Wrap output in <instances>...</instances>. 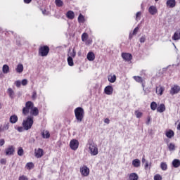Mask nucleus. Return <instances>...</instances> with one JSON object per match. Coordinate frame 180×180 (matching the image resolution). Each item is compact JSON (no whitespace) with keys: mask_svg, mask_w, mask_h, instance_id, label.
Returning a JSON list of instances; mask_svg holds the SVG:
<instances>
[{"mask_svg":"<svg viewBox=\"0 0 180 180\" xmlns=\"http://www.w3.org/2000/svg\"><path fill=\"white\" fill-rule=\"evenodd\" d=\"M33 123H34V121L33 120L32 116H28L26 117L25 120H23L22 126L25 128V130H30L32 129V127L33 126Z\"/></svg>","mask_w":180,"mask_h":180,"instance_id":"nucleus-1","label":"nucleus"},{"mask_svg":"<svg viewBox=\"0 0 180 180\" xmlns=\"http://www.w3.org/2000/svg\"><path fill=\"white\" fill-rule=\"evenodd\" d=\"M84 108L77 107L75 109V116L78 123H81V122H82V120L84 119Z\"/></svg>","mask_w":180,"mask_h":180,"instance_id":"nucleus-2","label":"nucleus"},{"mask_svg":"<svg viewBox=\"0 0 180 180\" xmlns=\"http://www.w3.org/2000/svg\"><path fill=\"white\" fill-rule=\"evenodd\" d=\"M49 52L50 48L47 45L41 46L39 49V54L41 56V57H46Z\"/></svg>","mask_w":180,"mask_h":180,"instance_id":"nucleus-3","label":"nucleus"},{"mask_svg":"<svg viewBox=\"0 0 180 180\" xmlns=\"http://www.w3.org/2000/svg\"><path fill=\"white\" fill-rule=\"evenodd\" d=\"M79 146V142L77 139H72L70 142V147L71 150L74 151L78 150V147Z\"/></svg>","mask_w":180,"mask_h":180,"instance_id":"nucleus-4","label":"nucleus"},{"mask_svg":"<svg viewBox=\"0 0 180 180\" xmlns=\"http://www.w3.org/2000/svg\"><path fill=\"white\" fill-rule=\"evenodd\" d=\"M89 151L91 155H98V147L95 146L94 144H90L89 146Z\"/></svg>","mask_w":180,"mask_h":180,"instance_id":"nucleus-5","label":"nucleus"},{"mask_svg":"<svg viewBox=\"0 0 180 180\" xmlns=\"http://www.w3.org/2000/svg\"><path fill=\"white\" fill-rule=\"evenodd\" d=\"M180 86L179 85H174L172 86L169 94L170 95H176V94H179Z\"/></svg>","mask_w":180,"mask_h":180,"instance_id":"nucleus-6","label":"nucleus"},{"mask_svg":"<svg viewBox=\"0 0 180 180\" xmlns=\"http://www.w3.org/2000/svg\"><path fill=\"white\" fill-rule=\"evenodd\" d=\"M80 173L82 174V176H88V175H89V168H88L86 166L80 167Z\"/></svg>","mask_w":180,"mask_h":180,"instance_id":"nucleus-7","label":"nucleus"},{"mask_svg":"<svg viewBox=\"0 0 180 180\" xmlns=\"http://www.w3.org/2000/svg\"><path fill=\"white\" fill-rule=\"evenodd\" d=\"M34 154L37 158H41L44 155V151L41 148L35 149Z\"/></svg>","mask_w":180,"mask_h":180,"instance_id":"nucleus-8","label":"nucleus"},{"mask_svg":"<svg viewBox=\"0 0 180 180\" xmlns=\"http://www.w3.org/2000/svg\"><path fill=\"white\" fill-rule=\"evenodd\" d=\"M6 155H13L15 153V148L13 146H10L8 148L5 149Z\"/></svg>","mask_w":180,"mask_h":180,"instance_id":"nucleus-9","label":"nucleus"},{"mask_svg":"<svg viewBox=\"0 0 180 180\" xmlns=\"http://www.w3.org/2000/svg\"><path fill=\"white\" fill-rule=\"evenodd\" d=\"M104 92L106 95H112L113 94V87L112 86H105Z\"/></svg>","mask_w":180,"mask_h":180,"instance_id":"nucleus-10","label":"nucleus"},{"mask_svg":"<svg viewBox=\"0 0 180 180\" xmlns=\"http://www.w3.org/2000/svg\"><path fill=\"white\" fill-rule=\"evenodd\" d=\"M166 5L168 8H175L176 1H175V0H167Z\"/></svg>","mask_w":180,"mask_h":180,"instance_id":"nucleus-11","label":"nucleus"},{"mask_svg":"<svg viewBox=\"0 0 180 180\" xmlns=\"http://www.w3.org/2000/svg\"><path fill=\"white\" fill-rule=\"evenodd\" d=\"M122 57L125 61H130L132 58V56L130 53H122Z\"/></svg>","mask_w":180,"mask_h":180,"instance_id":"nucleus-12","label":"nucleus"},{"mask_svg":"<svg viewBox=\"0 0 180 180\" xmlns=\"http://www.w3.org/2000/svg\"><path fill=\"white\" fill-rule=\"evenodd\" d=\"M30 115L31 116H38L39 115V108L37 107H34L30 110Z\"/></svg>","mask_w":180,"mask_h":180,"instance_id":"nucleus-13","label":"nucleus"},{"mask_svg":"<svg viewBox=\"0 0 180 180\" xmlns=\"http://www.w3.org/2000/svg\"><path fill=\"white\" fill-rule=\"evenodd\" d=\"M164 91H165V87L162 86H159L156 87V94H158V95H162Z\"/></svg>","mask_w":180,"mask_h":180,"instance_id":"nucleus-14","label":"nucleus"},{"mask_svg":"<svg viewBox=\"0 0 180 180\" xmlns=\"http://www.w3.org/2000/svg\"><path fill=\"white\" fill-rule=\"evenodd\" d=\"M172 40H180V29L177 30L172 36Z\"/></svg>","mask_w":180,"mask_h":180,"instance_id":"nucleus-15","label":"nucleus"},{"mask_svg":"<svg viewBox=\"0 0 180 180\" xmlns=\"http://www.w3.org/2000/svg\"><path fill=\"white\" fill-rule=\"evenodd\" d=\"M148 12L150 15H155L157 13V7L155 6H150L148 8Z\"/></svg>","mask_w":180,"mask_h":180,"instance_id":"nucleus-16","label":"nucleus"},{"mask_svg":"<svg viewBox=\"0 0 180 180\" xmlns=\"http://www.w3.org/2000/svg\"><path fill=\"white\" fill-rule=\"evenodd\" d=\"M139 27H136L134 28L133 32H131L129 35V40H131L133 39V36H136L137 33L139 32Z\"/></svg>","mask_w":180,"mask_h":180,"instance_id":"nucleus-17","label":"nucleus"},{"mask_svg":"<svg viewBox=\"0 0 180 180\" xmlns=\"http://www.w3.org/2000/svg\"><path fill=\"white\" fill-rule=\"evenodd\" d=\"M87 60H89V61H94V60H95V53H94V52H89L87 53Z\"/></svg>","mask_w":180,"mask_h":180,"instance_id":"nucleus-18","label":"nucleus"},{"mask_svg":"<svg viewBox=\"0 0 180 180\" xmlns=\"http://www.w3.org/2000/svg\"><path fill=\"white\" fill-rule=\"evenodd\" d=\"M165 134L168 139H172V137L175 136V133L172 129H169V131H166Z\"/></svg>","mask_w":180,"mask_h":180,"instance_id":"nucleus-19","label":"nucleus"},{"mask_svg":"<svg viewBox=\"0 0 180 180\" xmlns=\"http://www.w3.org/2000/svg\"><path fill=\"white\" fill-rule=\"evenodd\" d=\"M172 166L174 167V168H179L180 167V160L178 159H174L172 161Z\"/></svg>","mask_w":180,"mask_h":180,"instance_id":"nucleus-20","label":"nucleus"},{"mask_svg":"<svg viewBox=\"0 0 180 180\" xmlns=\"http://www.w3.org/2000/svg\"><path fill=\"white\" fill-rule=\"evenodd\" d=\"M157 112H159V113H162V112H165V105H164V104H160V105L157 108Z\"/></svg>","mask_w":180,"mask_h":180,"instance_id":"nucleus-21","label":"nucleus"},{"mask_svg":"<svg viewBox=\"0 0 180 180\" xmlns=\"http://www.w3.org/2000/svg\"><path fill=\"white\" fill-rule=\"evenodd\" d=\"M66 16L68 19L72 20L75 17V14L73 13V11H69L67 12Z\"/></svg>","mask_w":180,"mask_h":180,"instance_id":"nucleus-22","label":"nucleus"},{"mask_svg":"<svg viewBox=\"0 0 180 180\" xmlns=\"http://www.w3.org/2000/svg\"><path fill=\"white\" fill-rule=\"evenodd\" d=\"M18 122V117L16 115H11L10 117V123H12L13 124H15Z\"/></svg>","mask_w":180,"mask_h":180,"instance_id":"nucleus-23","label":"nucleus"},{"mask_svg":"<svg viewBox=\"0 0 180 180\" xmlns=\"http://www.w3.org/2000/svg\"><path fill=\"white\" fill-rule=\"evenodd\" d=\"M140 160L139 159H135L132 161V165H134L135 167V168H139V167H140Z\"/></svg>","mask_w":180,"mask_h":180,"instance_id":"nucleus-24","label":"nucleus"},{"mask_svg":"<svg viewBox=\"0 0 180 180\" xmlns=\"http://www.w3.org/2000/svg\"><path fill=\"white\" fill-rule=\"evenodd\" d=\"M15 71L18 72V74H21V72H23V65L22 64H18L17 65V68L15 69Z\"/></svg>","mask_w":180,"mask_h":180,"instance_id":"nucleus-25","label":"nucleus"},{"mask_svg":"<svg viewBox=\"0 0 180 180\" xmlns=\"http://www.w3.org/2000/svg\"><path fill=\"white\" fill-rule=\"evenodd\" d=\"M43 139H49L50 138V133L49 132V131H43L41 133Z\"/></svg>","mask_w":180,"mask_h":180,"instance_id":"nucleus-26","label":"nucleus"},{"mask_svg":"<svg viewBox=\"0 0 180 180\" xmlns=\"http://www.w3.org/2000/svg\"><path fill=\"white\" fill-rule=\"evenodd\" d=\"M129 180H139V175L136 173H131L129 175Z\"/></svg>","mask_w":180,"mask_h":180,"instance_id":"nucleus-27","label":"nucleus"},{"mask_svg":"<svg viewBox=\"0 0 180 180\" xmlns=\"http://www.w3.org/2000/svg\"><path fill=\"white\" fill-rule=\"evenodd\" d=\"M30 108H28L27 107H24L22 108V114L25 116H27V115H29V113H30Z\"/></svg>","mask_w":180,"mask_h":180,"instance_id":"nucleus-28","label":"nucleus"},{"mask_svg":"<svg viewBox=\"0 0 180 180\" xmlns=\"http://www.w3.org/2000/svg\"><path fill=\"white\" fill-rule=\"evenodd\" d=\"M108 80L109 82H111V84H113V82H116V75H110L108 77Z\"/></svg>","mask_w":180,"mask_h":180,"instance_id":"nucleus-29","label":"nucleus"},{"mask_svg":"<svg viewBox=\"0 0 180 180\" xmlns=\"http://www.w3.org/2000/svg\"><path fill=\"white\" fill-rule=\"evenodd\" d=\"M34 104L32 101H27L25 103V107L28 108L31 110L34 108Z\"/></svg>","mask_w":180,"mask_h":180,"instance_id":"nucleus-30","label":"nucleus"},{"mask_svg":"<svg viewBox=\"0 0 180 180\" xmlns=\"http://www.w3.org/2000/svg\"><path fill=\"white\" fill-rule=\"evenodd\" d=\"M34 104L32 101H27L25 103V107L28 108L31 110L34 108Z\"/></svg>","mask_w":180,"mask_h":180,"instance_id":"nucleus-31","label":"nucleus"},{"mask_svg":"<svg viewBox=\"0 0 180 180\" xmlns=\"http://www.w3.org/2000/svg\"><path fill=\"white\" fill-rule=\"evenodd\" d=\"M160 168L162 171H167L168 169V165H167V162H161L160 163Z\"/></svg>","mask_w":180,"mask_h":180,"instance_id":"nucleus-32","label":"nucleus"},{"mask_svg":"<svg viewBox=\"0 0 180 180\" xmlns=\"http://www.w3.org/2000/svg\"><path fill=\"white\" fill-rule=\"evenodd\" d=\"M8 94L11 99H13L15 96V92L11 88L8 89Z\"/></svg>","mask_w":180,"mask_h":180,"instance_id":"nucleus-33","label":"nucleus"},{"mask_svg":"<svg viewBox=\"0 0 180 180\" xmlns=\"http://www.w3.org/2000/svg\"><path fill=\"white\" fill-rule=\"evenodd\" d=\"M2 71L4 74H8L9 72V66L8 65H4Z\"/></svg>","mask_w":180,"mask_h":180,"instance_id":"nucleus-34","label":"nucleus"},{"mask_svg":"<svg viewBox=\"0 0 180 180\" xmlns=\"http://www.w3.org/2000/svg\"><path fill=\"white\" fill-rule=\"evenodd\" d=\"M78 22L79 23H84L85 22V17L82 13L78 16Z\"/></svg>","mask_w":180,"mask_h":180,"instance_id":"nucleus-35","label":"nucleus"},{"mask_svg":"<svg viewBox=\"0 0 180 180\" xmlns=\"http://www.w3.org/2000/svg\"><path fill=\"white\" fill-rule=\"evenodd\" d=\"M1 131H6V130H9V122L5 123L2 128L1 129Z\"/></svg>","mask_w":180,"mask_h":180,"instance_id":"nucleus-36","label":"nucleus"},{"mask_svg":"<svg viewBox=\"0 0 180 180\" xmlns=\"http://www.w3.org/2000/svg\"><path fill=\"white\" fill-rule=\"evenodd\" d=\"M55 4L56 6H58V8H61V6L64 5V3L63 2L62 0H55Z\"/></svg>","mask_w":180,"mask_h":180,"instance_id":"nucleus-37","label":"nucleus"},{"mask_svg":"<svg viewBox=\"0 0 180 180\" xmlns=\"http://www.w3.org/2000/svg\"><path fill=\"white\" fill-rule=\"evenodd\" d=\"M68 63L70 67H72L74 65V60H72V57L69 56L68 58Z\"/></svg>","mask_w":180,"mask_h":180,"instance_id":"nucleus-38","label":"nucleus"},{"mask_svg":"<svg viewBox=\"0 0 180 180\" xmlns=\"http://www.w3.org/2000/svg\"><path fill=\"white\" fill-rule=\"evenodd\" d=\"M133 78L136 82L143 83V78L140 76H134Z\"/></svg>","mask_w":180,"mask_h":180,"instance_id":"nucleus-39","label":"nucleus"},{"mask_svg":"<svg viewBox=\"0 0 180 180\" xmlns=\"http://www.w3.org/2000/svg\"><path fill=\"white\" fill-rule=\"evenodd\" d=\"M158 105H157V103L153 101L151 103H150V109L152 110H155L158 108H157Z\"/></svg>","mask_w":180,"mask_h":180,"instance_id":"nucleus-40","label":"nucleus"},{"mask_svg":"<svg viewBox=\"0 0 180 180\" xmlns=\"http://www.w3.org/2000/svg\"><path fill=\"white\" fill-rule=\"evenodd\" d=\"M88 39V34L86 32H84L82 34V41H86Z\"/></svg>","mask_w":180,"mask_h":180,"instance_id":"nucleus-41","label":"nucleus"},{"mask_svg":"<svg viewBox=\"0 0 180 180\" xmlns=\"http://www.w3.org/2000/svg\"><path fill=\"white\" fill-rule=\"evenodd\" d=\"M168 148H169V151H174L175 150V144L170 143L168 145Z\"/></svg>","mask_w":180,"mask_h":180,"instance_id":"nucleus-42","label":"nucleus"},{"mask_svg":"<svg viewBox=\"0 0 180 180\" xmlns=\"http://www.w3.org/2000/svg\"><path fill=\"white\" fill-rule=\"evenodd\" d=\"M15 130H18L19 133H22V131H25V127H15Z\"/></svg>","mask_w":180,"mask_h":180,"instance_id":"nucleus-43","label":"nucleus"},{"mask_svg":"<svg viewBox=\"0 0 180 180\" xmlns=\"http://www.w3.org/2000/svg\"><path fill=\"white\" fill-rule=\"evenodd\" d=\"M135 115H136V117H137V119H140V117H141V116H143V112H141L139 110H136V111H135Z\"/></svg>","mask_w":180,"mask_h":180,"instance_id":"nucleus-44","label":"nucleus"},{"mask_svg":"<svg viewBox=\"0 0 180 180\" xmlns=\"http://www.w3.org/2000/svg\"><path fill=\"white\" fill-rule=\"evenodd\" d=\"M25 167H26L27 169H32V168H33V167H34L33 162L27 163Z\"/></svg>","mask_w":180,"mask_h":180,"instance_id":"nucleus-45","label":"nucleus"},{"mask_svg":"<svg viewBox=\"0 0 180 180\" xmlns=\"http://www.w3.org/2000/svg\"><path fill=\"white\" fill-rule=\"evenodd\" d=\"M18 155L20 157H22L23 155V148L22 147H20L18 150Z\"/></svg>","mask_w":180,"mask_h":180,"instance_id":"nucleus-46","label":"nucleus"},{"mask_svg":"<svg viewBox=\"0 0 180 180\" xmlns=\"http://www.w3.org/2000/svg\"><path fill=\"white\" fill-rule=\"evenodd\" d=\"M140 19H141V12L139 11L136 15V20H140Z\"/></svg>","mask_w":180,"mask_h":180,"instance_id":"nucleus-47","label":"nucleus"},{"mask_svg":"<svg viewBox=\"0 0 180 180\" xmlns=\"http://www.w3.org/2000/svg\"><path fill=\"white\" fill-rule=\"evenodd\" d=\"M154 180H162V177L160 174H156L154 176Z\"/></svg>","mask_w":180,"mask_h":180,"instance_id":"nucleus-48","label":"nucleus"},{"mask_svg":"<svg viewBox=\"0 0 180 180\" xmlns=\"http://www.w3.org/2000/svg\"><path fill=\"white\" fill-rule=\"evenodd\" d=\"M15 85L17 86V88H20V86L22 85V82L19 80H17L15 82Z\"/></svg>","mask_w":180,"mask_h":180,"instance_id":"nucleus-49","label":"nucleus"},{"mask_svg":"<svg viewBox=\"0 0 180 180\" xmlns=\"http://www.w3.org/2000/svg\"><path fill=\"white\" fill-rule=\"evenodd\" d=\"M0 164H1L2 165H6V159L5 158L1 159Z\"/></svg>","mask_w":180,"mask_h":180,"instance_id":"nucleus-50","label":"nucleus"},{"mask_svg":"<svg viewBox=\"0 0 180 180\" xmlns=\"http://www.w3.org/2000/svg\"><path fill=\"white\" fill-rule=\"evenodd\" d=\"M42 14L45 16H47L48 15H50V12L47 11L46 10L41 9Z\"/></svg>","mask_w":180,"mask_h":180,"instance_id":"nucleus-51","label":"nucleus"},{"mask_svg":"<svg viewBox=\"0 0 180 180\" xmlns=\"http://www.w3.org/2000/svg\"><path fill=\"white\" fill-rule=\"evenodd\" d=\"M21 84H22L23 86L27 85V79H22L21 82Z\"/></svg>","mask_w":180,"mask_h":180,"instance_id":"nucleus-52","label":"nucleus"},{"mask_svg":"<svg viewBox=\"0 0 180 180\" xmlns=\"http://www.w3.org/2000/svg\"><path fill=\"white\" fill-rule=\"evenodd\" d=\"M139 41H140V43H144V41H146V36H142V37L139 39Z\"/></svg>","mask_w":180,"mask_h":180,"instance_id":"nucleus-53","label":"nucleus"},{"mask_svg":"<svg viewBox=\"0 0 180 180\" xmlns=\"http://www.w3.org/2000/svg\"><path fill=\"white\" fill-rule=\"evenodd\" d=\"M32 98L33 100H34L37 98V93L36 91H33Z\"/></svg>","mask_w":180,"mask_h":180,"instance_id":"nucleus-54","label":"nucleus"},{"mask_svg":"<svg viewBox=\"0 0 180 180\" xmlns=\"http://www.w3.org/2000/svg\"><path fill=\"white\" fill-rule=\"evenodd\" d=\"M18 180H29V179L26 176L22 175L19 177Z\"/></svg>","mask_w":180,"mask_h":180,"instance_id":"nucleus-55","label":"nucleus"},{"mask_svg":"<svg viewBox=\"0 0 180 180\" xmlns=\"http://www.w3.org/2000/svg\"><path fill=\"white\" fill-rule=\"evenodd\" d=\"M5 144V140L4 139H0V147H2Z\"/></svg>","mask_w":180,"mask_h":180,"instance_id":"nucleus-56","label":"nucleus"},{"mask_svg":"<svg viewBox=\"0 0 180 180\" xmlns=\"http://www.w3.org/2000/svg\"><path fill=\"white\" fill-rule=\"evenodd\" d=\"M104 122H105L107 124H109V123H110V120H109V118H105L104 120Z\"/></svg>","mask_w":180,"mask_h":180,"instance_id":"nucleus-57","label":"nucleus"},{"mask_svg":"<svg viewBox=\"0 0 180 180\" xmlns=\"http://www.w3.org/2000/svg\"><path fill=\"white\" fill-rule=\"evenodd\" d=\"M150 122H151V117H147L146 124H150Z\"/></svg>","mask_w":180,"mask_h":180,"instance_id":"nucleus-58","label":"nucleus"},{"mask_svg":"<svg viewBox=\"0 0 180 180\" xmlns=\"http://www.w3.org/2000/svg\"><path fill=\"white\" fill-rule=\"evenodd\" d=\"M149 166H150V164L148 163V161L145 162V169H147Z\"/></svg>","mask_w":180,"mask_h":180,"instance_id":"nucleus-59","label":"nucleus"},{"mask_svg":"<svg viewBox=\"0 0 180 180\" xmlns=\"http://www.w3.org/2000/svg\"><path fill=\"white\" fill-rule=\"evenodd\" d=\"M32 2V0H24L25 4H30Z\"/></svg>","mask_w":180,"mask_h":180,"instance_id":"nucleus-60","label":"nucleus"},{"mask_svg":"<svg viewBox=\"0 0 180 180\" xmlns=\"http://www.w3.org/2000/svg\"><path fill=\"white\" fill-rule=\"evenodd\" d=\"M148 161L146 160V158H144V156L142 158V163L144 164L145 162H147Z\"/></svg>","mask_w":180,"mask_h":180,"instance_id":"nucleus-61","label":"nucleus"},{"mask_svg":"<svg viewBox=\"0 0 180 180\" xmlns=\"http://www.w3.org/2000/svg\"><path fill=\"white\" fill-rule=\"evenodd\" d=\"M70 56H71V57H75V52H72V53H70Z\"/></svg>","mask_w":180,"mask_h":180,"instance_id":"nucleus-62","label":"nucleus"},{"mask_svg":"<svg viewBox=\"0 0 180 180\" xmlns=\"http://www.w3.org/2000/svg\"><path fill=\"white\" fill-rule=\"evenodd\" d=\"M2 108V105L0 103V109Z\"/></svg>","mask_w":180,"mask_h":180,"instance_id":"nucleus-63","label":"nucleus"},{"mask_svg":"<svg viewBox=\"0 0 180 180\" xmlns=\"http://www.w3.org/2000/svg\"><path fill=\"white\" fill-rule=\"evenodd\" d=\"M142 86H143V88H144V84H142Z\"/></svg>","mask_w":180,"mask_h":180,"instance_id":"nucleus-64","label":"nucleus"}]
</instances>
